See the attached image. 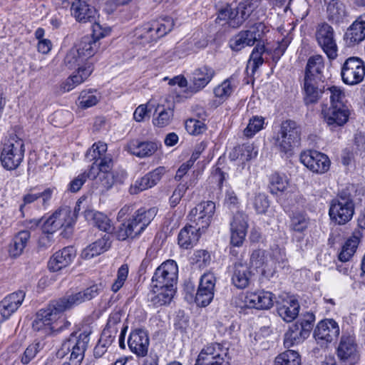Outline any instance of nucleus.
<instances>
[{"label":"nucleus","instance_id":"nucleus-10","mask_svg":"<svg viewBox=\"0 0 365 365\" xmlns=\"http://www.w3.org/2000/svg\"><path fill=\"white\" fill-rule=\"evenodd\" d=\"M354 210V202L351 197L339 195L330 202L329 215L333 222L343 225L352 219Z\"/></svg>","mask_w":365,"mask_h":365},{"label":"nucleus","instance_id":"nucleus-26","mask_svg":"<svg viewBox=\"0 0 365 365\" xmlns=\"http://www.w3.org/2000/svg\"><path fill=\"white\" fill-rule=\"evenodd\" d=\"M176 287H167L151 282V290L148 295V300L155 307L170 304L175 293Z\"/></svg>","mask_w":365,"mask_h":365},{"label":"nucleus","instance_id":"nucleus-63","mask_svg":"<svg viewBox=\"0 0 365 365\" xmlns=\"http://www.w3.org/2000/svg\"><path fill=\"white\" fill-rule=\"evenodd\" d=\"M215 282V277L212 273H205L201 277L198 287L214 292Z\"/></svg>","mask_w":365,"mask_h":365},{"label":"nucleus","instance_id":"nucleus-5","mask_svg":"<svg viewBox=\"0 0 365 365\" xmlns=\"http://www.w3.org/2000/svg\"><path fill=\"white\" fill-rule=\"evenodd\" d=\"M262 0H242L237 6H227L219 11L220 20L227 21L230 26L238 28L256 9L262 5Z\"/></svg>","mask_w":365,"mask_h":365},{"label":"nucleus","instance_id":"nucleus-35","mask_svg":"<svg viewBox=\"0 0 365 365\" xmlns=\"http://www.w3.org/2000/svg\"><path fill=\"white\" fill-rule=\"evenodd\" d=\"M344 39L349 46L357 44L365 39V14L358 17L347 29Z\"/></svg>","mask_w":365,"mask_h":365},{"label":"nucleus","instance_id":"nucleus-34","mask_svg":"<svg viewBox=\"0 0 365 365\" xmlns=\"http://www.w3.org/2000/svg\"><path fill=\"white\" fill-rule=\"evenodd\" d=\"M160 144L155 141L131 140L126 146V150L139 158L150 157L158 149Z\"/></svg>","mask_w":365,"mask_h":365},{"label":"nucleus","instance_id":"nucleus-21","mask_svg":"<svg viewBox=\"0 0 365 365\" xmlns=\"http://www.w3.org/2000/svg\"><path fill=\"white\" fill-rule=\"evenodd\" d=\"M215 211V204L214 202H202L191 210L190 220L200 228H202V231H205L210 225Z\"/></svg>","mask_w":365,"mask_h":365},{"label":"nucleus","instance_id":"nucleus-49","mask_svg":"<svg viewBox=\"0 0 365 365\" xmlns=\"http://www.w3.org/2000/svg\"><path fill=\"white\" fill-rule=\"evenodd\" d=\"M275 365H301L299 354L294 350H287L278 355Z\"/></svg>","mask_w":365,"mask_h":365},{"label":"nucleus","instance_id":"nucleus-53","mask_svg":"<svg viewBox=\"0 0 365 365\" xmlns=\"http://www.w3.org/2000/svg\"><path fill=\"white\" fill-rule=\"evenodd\" d=\"M264 119L262 116H253L250 119L249 123L244 130V134L247 138L253 137L263 128Z\"/></svg>","mask_w":365,"mask_h":365},{"label":"nucleus","instance_id":"nucleus-28","mask_svg":"<svg viewBox=\"0 0 365 365\" xmlns=\"http://www.w3.org/2000/svg\"><path fill=\"white\" fill-rule=\"evenodd\" d=\"M273 294L269 292L260 291L249 292L245 297V304L250 308L268 309L273 306Z\"/></svg>","mask_w":365,"mask_h":365},{"label":"nucleus","instance_id":"nucleus-43","mask_svg":"<svg viewBox=\"0 0 365 365\" xmlns=\"http://www.w3.org/2000/svg\"><path fill=\"white\" fill-rule=\"evenodd\" d=\"M85 215L87 219L89 217L92 218L93 225L97 227L99 230L107 233H111L113 231V225L105 214L100 212H93L90 210L86 212Z\"/></svg>","mask_w":365,"mask_h":365},{"label":"nucleus","instance_id":"nucleus-30","mask_svg":"<svg viewBox=\"0 0 365 365\" xmlns=\"http://www.w3.org/2000/svg\"><path fill=\"white\" fill-rule=\"evenodd\" d=\"M71 11L72 16L79 22L86 23L96 21V9L84 1L73 0Z\"/></svg>","mask_w":365,"mask_h":365},{"label":"nucleus","instance_id":"nucleus-19","mask_svg":"<svg viewBox=\"0 0 365 365\" xmlns=\"http://www.w3.org/2000/svg\"><path fill=\"white\" fill-rule=\"evenodd\" d=\"M337 356L341 365H356L359 360V353L352 336H341L337 348Z\"/></svg>","mask_w":365,"mask_h":365},{"label":"nucleus","instance_id":"nucleus-17","mask_svg":"<svg viewBox=\"0 0 365 365\" xmlns=\"http://www.w3.org/2000/svg\"><path fill=\"white\" fill-rule=\"evenodd\" d=\"M89 341L88 334L86 332L81 333L78 336L72 334L69 339L62 344L61 351H71L70 360L74 365H79L84 357V352Z\"/></svg>","mask_w":365,"mask_h":365},{"label":"nucleus","instance_id":"nucleus-32","mask_svg":"<svg viewBox=\"0 0 365 365\" xmlns=\"http://www.w3.org/2000/svg\"><path fill=\"white\" fill-rule=\"evenodd\" d=\"M201 232H203L202 228H200L196 224L186 225L180 231L178 245L186 250L193 247L197 244Z\"/></svg>","mask_w":365,"mask_h":365},{"label":"nucleus","instance_id":"nucleus-11","mask_svg":"<svg viewBox=\"0 0 365 365\" xmlns=\"http://www.w3.org/2000/svg\"><path fill=\"white\" fill-rule=\"evenodd\" d=\"M174 22L170 17H165L160 21H155L151 24L143 26L136 34L138 43L142 45L155 41L158 38L164 36L173 28Z\"/></svg>","mask_w":365,"mask_h":365},{"label":"nucleus","instance_id":"nucleus-61","mask_svg":"<svg viewBox=\"0 0 365 365\" xmlns=\"http://www.w3.org/2000/svg\"><path fill=\"white\" fill-rule=\"evenodd\" d=\"M253 204L256 212L259 214L265 213L269 206L267 195L262 193L256 195Z\"/></svg>","mask_w":365,"mask_h":365},{"label":"nucleus","instance_id":"nucleus-24","mask_svg":"<svg viewBox=\"0 0 365 365\" xmlns=\"http://www.w3.org/2000/svg\"><path fill=\"white\" fill-rule=\"evenodd\" d=\"M25 292L19 290L13 292L0 302V323L9 319L21 306Z\"/></svg>","mask_w":365,"mask_h":365},{"label":"nucleus","instance_id":"nucleus-52","mask_svg":"<svg viewBox=\"0 0 365 365\" xmlns=\"http://www.w3.org/2000/svg\"><path fill=\"white\" fill-rule=\"evenodd\" d=\"M309 218L301 212L293 213L291 217L290 228L298 232H304L309 225Z\"/></svg>","mask_w":365,"mask_h":365},{"label":"nucleus","instance_id":"nucleus-41","mask_svg":"<svg viewBox=\"0 0 365 365\" xmlns=\"http://www.w3.org/2000/svg\"><path fill=\"white\" fill-rule=\"evenodd\" d=\"M321 81L304 78L303 91L304 101L306 105L316 103L324 93L319 87V82Z\"/></svg>","mask_w":365,"mask_h":365},{"label":"nucleus","instance_id":"nucleus-51","mask_svg":"<svg viewBox=\"0 0 365 365\" xmlns=\"http://www.w3.org/2000/svg\"><path fill=\"white\" fill-rule=\"evenodd\" d=\"M196 180V178L193 176V178H190L189 182H181L178 185L170 198V202L172 206L175 207L180 202L181 198L185 193L186 190L189 188V187L195 185Z\"/></svg>","mask_w":365,"mask_h":365},{"label":"nucleus","instance_id":"nucleus-7","mask_svg":"<svg viewBox=\"0 0 365 365\" xmlns=\"http://www.w3.org/2000/svg\"><path fill=\"white\" fill-rule=\"evenodd\" d=\"M300 128L297 123L287 120L284 121L279 132L273 138L274 145L283 153H291L293 148L299 143Z\"/></svg>","mask_w":365,"mask_h":365},{"label":"nucleus","instance_id":"nucleus-44","mask_svg":"<svg viewBox=\"0 0 365 365\" xmlns=\"http://www.w3.org/2000/svg\"><path fill=\"white\" fill-rule=\"evenodd\" d=\"M199 118L200 119H195L193 118H189L185 121V127L188 133L193 135H197L203 132H205L207 129L206 125L203 122L207 114L205 111H202V113H197Z\"/></svg>","mask_w":365,"mask_h":365},{"label":"nucleus","instance_id":"nucleus-37","mask_svg":"<svg viewBox=\"0 0 365 365\" xmlns=\"http://www.w3.org/2000/svg\"><path fill=\"white\" fill-rule=\"evenodd\" d=\"M327 5V13L328 19L333 24H339L343 23L347 13L345 5L339 0H324Z\"/></svg>","mask_w":365,"mask_h":365},{"label":"nucleus","instance_id":"nucleus-6","mask_svg":"<svg viewBox=\"0 0 365 365\" xmlns=\"http://www.w3.org/2000/svg\"><path fill=\"white\" fill-rule=\"evenodd\" d=\"M77 216L69 207H61L53 213L43 224V232L52 234L62 229L63 237H69L73 233Z\"/></svg>","mask_w":365,"mask_h":365},{"label":"nucleus","instance_id":"nucleus-29","mask_svg":"<svg viewBox=\"0 0 365 365\" xmlns=\"http://www.w3.org/2000/svg\"><path fill=\"white\" fill-rule=\"evenodd\" d=\"M76 257L73 247H66L56 252L48 262V268L52 272H57L68 266Z\"/></svg>","mask_w":365,"mask_h":365},{"label":"nucleus","instance_id":"nucleus-42","mask_svg":"<svg viewBox=\"0 0 365 365\" xmlns=\"http://www.w3.org/2000/svg\"><path fill=\"white\" fill-rule=\"evenodd\" d=\"M300 306L297 299H289L278 306L279 316L287 322H292L299 314Z\"/></svg>","mask_w":365,"mask_h":365},{"label":"nucleus","instance_id":"nucleus-64","mask_svg":"<svg viewBox=\"0 0 365 365\" xmlns=\"http://www.w3.org/2000/svg\"><path fill=\"white\" fill-rule=\"evenodd\" d=\"M87 178H89L88 173H83L78 175L70 182L69 190L73 192H78L84 184Z\"/></svg>","mask_w":365,"mask_h":365},{"label":"nucleus","instance_id":"nucleus-48","mask_svg":"<svg viewBox=\"0 0 365 365\" xmlns=\"http://www.w3.org/2000/svg\"><path fill=\"white\" fill-rule=\"evenodd\" d=\"M100 98L96 91H83L78 97V106L82 108H88L97 104Z\"/></svg>","mask_w":365,"mask_h":365},{"label":"nucleus","instance_id":"nucleus-40","mask_svg":"<svg viewBox=\"0 0 365 365\" xmlns=\"http://www.w3.org/2000/svg\"><path fill=\"white\" fill-rule=\"evenodd\" d=\"M110 246L111 240L110 236L105 235L102 238L96 240L83 249L81 256L84 259H90L106 252Z\"/></svg>","mask_w":365,"mask_h":365},{"label":"nucleus","instance_id":"nucleus-46","mask_svg":"<svg viewBox=\"0 0 365 365\" xmlns=\"http://www.w3.org/2000/svg\"><path fill=\"white\" fill-rule=\"evenodd\" d=\"M359 238L355 235L351 236L346 240L339 255V259L341 262H347L355 253L358 247Z\"/></svg>","mask_w":365,"mask_h":365},{"label":"nucleus","instance_id":"nucleus-60","mask_svg":"<svg viewBox=\"0 0 365 365\" xmlns=\"http://www.w3.org/2000/svg\"><path fill=\"white\" fill-rule=\"evenodd\" d=\"M128 274V267L126 264H123L118 270L117 278L112 284L111 289L117 292L124 284Z\"/></svg>","mask_w":365,"mask_h":365},{"label":"nucleus","instance_id":"nucleus-13","mask_svg":"<svg viewBox=\"0 0 365 365\" xmlns=\"http://www.w3.org/2000/svg\"><path fill=\"white\" fill-rule=\"evenodd\" d=\"M323 106L322 116L323 121L331 131L340 130L349 120L350 110L346 105Z\"/></svg>","mask_w":365,"mask_h":365},{"label":"nucleus","instance_id":"nucleus-36","mask_svg":"<svg viewBox=\"0 0 365 365\" xmlns=\"http://www.w3.org/2000/svg\"><path fill=\"white\" fill-rule=\"evenodd\" d=\"M324 68V60L322 56L314 55L310 56L305 67L304 78L322 81Z\"/></svg>","mask_w":365,"mask_h":365},{"label":"nucleus","instance_id":"nucleus-59","mask_svg":"<svg viewBox=\"0 0 365 365\" xmlns=\"http://www.w3.org/2000/svg\"><path fill=\"white\" fill-rule=\"evenodd\" d=\"M214 292L198 287L195 295V302L198 306L206 307L212 302Z\"/></svg>","mask_w":365,"mask_h":365},{"label":"nucleus","instance_id":"nucleus-2","mask_svg":"<svg viewBox=\"0 0 365 365\" xmlns=\"http://www.w3.org/2000/svg\"><path fill=\"white\" fill-rule=\"evenodd\" d=\"M24 154L25 143L22 128L16 126L2 145L1 163L8 170H16L24 161Z\"/></svg>","mask_w":365,"mask_h":365},{"label":"nucleus","instance_id":"nucleus-54","mask_svg":"<svg viewBox=\"0 0 365 365\" xmlns=\"http://www.w3.org/2000/svg\"><path fill=\"white\" fill-rule=\"evenodd\" d=\"M107 151V144L103 142L94 143L91 148L86 153V158L89 160L98 161L99 158L104 156Z\"/></svg>","mask_w":365,"mask_h":365},{"label":"nucleus","instance_id":"nucleus-16","mask_svg":"<svg viewBox=\"0 0 365 365\" xmlns=\"http://www.w3.org/2000/svg\"><path fill=\"white\" fill-rule=\"evenodd\" d=\"M341 76L347 85H356L361 82L365 76L364 61L358 57H349L344 63Z\"/></svg>","mask_w":365,"mask_h":365},{"label":"nucleus","instance_id":"nucleus-22","mask_svg":"<svg viewBox=\"0 0 365 365\" xmlns=\"http://www.w3.org/2000/svg\"><path fill=\"white\" fill-rule=\"evenodd\" d=\"M339 327L332 319L319 322L314 331V336L318 343L327 344L336 339L339 335Z\"/></svg>","mask_w":365,"mask_h":365},{"label":"nucleus","instance_id":"nucleus-1","mask_svg":"<svg viewBox=\"0 0 365 365\" xmlns=\"http://www.w3.org/2000/svg\"><path fill=\"white\" fill-rule=\"evenodd\" d=\"M101 284H93L81 292L66 294L52 301L46 308L39 310L32 323L34 330L50 334L59 331L70 325L63 317V312L98 296L101 290Z\"/></svg>","mask_w":365,"mask_h":365},{"label":"nucleus","instance_id":"nucleus-58","mask_svg":"<svg viewBox=\"0 0 365 365\" xmlns=\"http://www.w3.org/2000/svg\"><path fill=\"white\" fill-rule=\"evenodd\" d=\"M173 118V110L172 109H163L158 115L154 118L153 123L158 127H165L168 125Z\"/></svg>","mask_w":365,"mask_h":365},{"label":"nucleus","instance_id":"nucleus-38","mask_svg":"<svg viewBox=\"0 0 365 365\" xmlns=\"http://www.w3.org/2000/svg\"><path fill=\"white\" fill-rule=\"evenodd\" d=\"M252 276V271L247 264L237 262L233 268L232 284L238 289H245L250 284Z\"/></svg>","mask_w":365,"mask_h":365},{"label":"nucleus","instance_id":"nucleus-14","mask_svg":"<svg viewBox=\"0 0 365 365\" xmlns=\"http://www.w3.org/2000/svg\"><path fill=\"white\" fill-rule=\"evenodd\" d=\"M264 25L257 23L247 30H243L233 36L230 41L232 50L240 51L247 46H252L262 36Z\"/></svg>","mask_w":365,"mask_h":365},{"label":"nucleus","instance_id":"nucleus-45","mask_svg":"<svg viewBox=\"0 0 365 365\" xmlns=\"http://www.w3.org/2000/svg\"><path fill=\"white\" fill-rule=\"evenodd\" d=\"M99 163L95 161L91 165L88 176L91 179H94L97 177V174L99 173L109 172L113 166V160L110 157L104 155L99 158Z\"/></svg>","mask_w":365,"mask_h":365},{"label":"nucleus","instance_id":"nucleus-62","mask_svg":"<svg viewBox=\"0 0 365 365\" xmlns=\"http://www.w3.org/2000/svg\"><path fill=\"white\" fill-rule=\"evenodd\" d=\"M97 175L101 182L102 187L106 190L110 189L118 181L113 171L99 173Z\"/></svg>","mask_w":365,"mask_h":365},{"label":"nucleus","instance_id":"nucleus-15","mask_svg":"<svg viewBox=\"0 0 365 365\" xmlns=\"http://www.w3.org/2000/svg\"><path fill=\"white\" fill-rule=\"evenodd\" d=\"M315 36L319 46L330 60L337 57V45L333 28L327 23L319 24L316 29Z\"/></svg>","mask_w":365,"mask_h":365},{"label":"nucleus","instance_id":"nucleus-20","mask_svg":"<svg viewBox=\"0 0 365 365\" xmlns=\"http://www.w3.org/2000/svg\"><path fill=\"white\" fill-rule=\"evenodd\" d=\"M300 161L313 173L322 174L329 170L330 160L324 153L316 150H307L300 155Z\"/></svg>","mask_w":365,"mask_h":365},{"label":"nucleus","instance_id":"nucleus-27","mask_svg":"<svg viewBox=\"0 0 365 365\" xmlns=\"http://www.w3.org/2000/svg\"><path fill=\"white\" fill-rule=\"evenodd\" d=\"M215 70L207 66L196 68L192 73L190 90L193 93L202 90L215 76Z\"/></svg>","mask_w":365,"mask_h":365},{"label":"nucleus","instance_id":"nucleus-12","mask_svg":"<svg viewBox=\"0 0 365 365\" xmlns=\"http://www.w3.org/2000/svg\"><path fill=\"white\" fill-rule=\"evenodd\" d=\"M195 365H230L228 348L218 343L207 344L199 353Z\"/></svg>","mask_w":365,"mask_h":365},{"label":"nucleus","instance_id":"nucleus-56","mask_svg":"<svg viewBox=\"0 0 365 365\" xmlns=\"http://www.w3.org/2000/svg\"><path fill=\"white\" fill-rule=\"evenodd\" d=\"M327 92L330 95V106H340L339 105H344L345 93L339 87L331 86L327 90Z\"/></svg>","mask_w":365,"mask_h":365},{"label":"nucleus","instance_id":"nucleus-33","mask_svg":"<svg viewBox=\"0 0 365 365\" xmlns=\"http://www.w3.org/2000/svg\"><path fill=\"white\" fill-rule=\"evenodd\" d=\"M163 173L164 168L160 167L137 180L130 188V193L137 194L155 186L160 180Z\"/></svg>","mask_w":365,"mask_h":365},{"label":"nucleus","instance_id":"nucleus-50","mask_svg":"<svg viewBox=\"0 0 365 365\" xmlns=\"http://www.w3.org/2000/svg\"><path fill=\"white\" fill-rule=\"evenodd\" d=\"M288 185V181L284 175L275 173L269 177L270 192L277 194L278 192H283Z\"/></svg>","mask_w":365,"mask_h":365},{"label":"nucleus","instance_id":"nucleus-4","mask_svg":"<svg viewBox=\"0 0 365 365\" xmlns=\"http://www.w3.org/2000/svg\"><path fill=\"white\" fill-rule=\"evenodd\" d=\"M99 46V42L92 36L82 37L66 53L64 64L69 68H73L76 66L91 63L88 60L97 52Z\"/></svg>","mask_w":365,"mask_h":365},{"label":"nucleus","instance_id":"nucleus-9","mask_svg":"<svg viewBox=\"0 0 365 365\" xmlns=\"http://www.w3.org/2000/svg\"><path fill=\"white\" fill-rule=\"evenodd\" d=\"M315 316L312 312H306L293 324L285 334L284 345L291 346L299 344L307 338L313 328Z\"/></svg>","mask_w":365,"mask_h":365},{"label":"nucleus","instance_id":"nucleus-3","mask_svg":"<svg viewBox=\"0 0 365 365\" xmlns=\"http://www.w3.org/2000/svg\"><path fill=\"white\" fill-rule=\"evenodd\" d=\"M157 212L156 207L148 210L138 209L118 227L116 232L117 238L119 240H125L138 237L154 219Z\"/></svg>","mask_w":365,"mask_h":365},{"label":"nucleus","instance_id":"nucleus-31","mask_svg":"<svg viewBox=\"0 0 365 365\" xmlns=\"http://www.w3.org/2000/svg\"><path fill=\"white\" fill-rule=\"evenodd\" d=\"M93 71V63H86L84 66H78L76 73L68 77L61 85L63 92H68L85 81Z\"/></svg>","mask_w":365,"mask_h":365},{"label":"nucleus","instance_id":"nucleus-25","mask_svg":"<svg viewBox=\"0 0 365 365\" xmlns=\"http://www.w3.org/2000/svg\"><path fill=\"white\" fill-rule=\"evenodd\" d=\"M149 343L148 333L142 329L133 331L128 340L130 350L138 356H145L147 354Z\"/></svg>","mask_w":365,"mask_h":365},{"label":"nucleus","instance_id":"nucleus-18","mask_svg":"<svg viewBox=\"0 0 365 365\" xmlns=\"http://www.w3.org/2000/svg\"><path fill=\"white\" fill-rule=\"evenodd\" d=\"M178 275L177 263L173 259H168L157 268L151 282L167 287H176Z\"/></svg>","mask_w":365,"mask_h":365},{"label":"nucleus","instance_id":"nucleus-57","mask_svg":"<svg viewBox=\"0 0 365 365\" xmlns=\"http://www.w3.org/2000/svg\"><path fill=\"white\" fill-rule=\"evenodd\" d=\"M41 343L35 341L31 344L24 351L21 356V361L23 364H28L41 349Z\"/></svg>","mask_w":365,"mask_h":365},{"label":"nucleus","instance_id":"nucleus-55","mask_svg":"<svg viewBox=\"0 0 365 365\" xmlns=\"http://www.w3.org/2000/svg\"><path fill=\"white\" fill-rule=\"evenodd\" d=\"M264 51V46L259 43L253 48L249 61V66H252V71H256L261 65L264 60L262 57Z\"/></svg>","mask_w":365,"mask_h":365},{"label":"nucleus","instance_id":"nucleus-8","mask_svg":"<svg viewBox=\"0 0 365 365\" xmlns=\"http://www.w3.org/2000/svg\"><path fill=\"white\" fill-rule=\"evenodd\" d=\"M250 263L256 269H261L265 277L270 278L275 273L277 264H283L284 258L279 250L273 251L272 255L263 250H256L251 254Z\"/></svg>","mask_w":365,"mask_h":365},{"label":"nucleus","instance_id":"nucleus-39","mask_svg":"<svg viewBox=\"0 0 365 365\" xmlns=\"http://www.w3.org/2000/svg\"><path fill=\"white\" fill-rule=\"evenodd\" d=\"M31 238V233L29 230H22L14 235L11 241L8 252L12 258H17L21 256Z\"/></svg>","mask_w":365,"mask_h":365},{"label":"nucleus","instance_id":"nucleus-47","mask_svg":"<svg viewBox=\"0 0 365 365\" xmlns=\"http://www.w3.org/2000/svg\"><path fill=\"white\" fill-rule=\"evenodd\" d=\"M236 88L232 78L225 80L221 84L214 88V93L217 98L225 100L229 98Z\"/></svg>","mask_w":365,"mask_h":365},{"label":"nucleus","instance_id":"nucleus-23","mask_svg":"<svg viewBox=\"0 0 365 365\" xmlns=\"http://www.w3.org/2000/svg\"><path fill=\"white\" fill-rule=\"evenodd\" d=\"M247 227V216L241 212H236L230 222V242L233 246L240 247L242 245Z\"/></svg>","mask_w":365,"mask_h":365}]
</instances>
